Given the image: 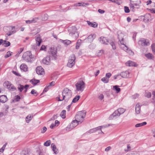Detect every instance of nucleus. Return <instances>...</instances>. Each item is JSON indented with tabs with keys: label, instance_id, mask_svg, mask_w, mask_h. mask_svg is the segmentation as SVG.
I'll use <instances>...</instances> for the list:
<instances>
[{
	"label": "nucleus",
	"instance_id": "obj_49",
	"mask_svg": "<svg viewBox=\"0 0 155 155\" xmlns=\"http://www.w3.org/2000/svg\"><path fill=\"white\" fill-rule=\"evenodd\" d=\"M124 9L125 13H128L130 12V10L128 7L127 6H124Z\"/></svg>",
	"mask_w": 155,
	"mask_h": 155
},
{
	"label": "nucleus",
	"instance_id": "obj_22",
	"mask_svg": "<svg viewBox=\"0 0 155 155\" xmlns=\"http://www.w3.org/2000/svg\"><path fill=\"white\" fill-rule=\"evenodd\" d=\"M126 64L127 66H136V64L135 63L130 61H129L126 62Z\"/></svg>",
	"mask_w": 155,
	"mask_h": 155
},
{
	"label": "nucleus",
	"instance_id": "obj_6",
	"mask_svg": "<svg viewBox=\"0 0 155 155\" xmlns=\"http://www.w3.org/2000/svg\"><path fill=\"white\" fill-rule=\"evenodd\" d=\"M76 58L74 54H72L70 56L67 66L69 68L72 67L75 64Z\"/></svg>",
	"mask_w": 155,
	"mask_h": 155
},
{
	"label": "nucleus",
	"instance_id": "obj_63",
	"mask_svg": "<svg viewBox=\"0 0 155 155\" xmlns=\"http://www.w3.org/2000/svg\"><path fill=\"white\" fill-rule=\"evenodd\" d=\"M139 96V95L138 94H134V95H133V98L134 99H135L136 98H137Z\"/></svg>",
	"mask_w": 155,
	"mask_h": 155
},
{
	"label": "nucleus",
	"instance_id": "obj_24",
	"mask_svg": "<svg viewBox=\"0 0 155 155\" xmlns=\"http://www.w3.org/2000/svg\"><path fill=\"white\" fill-rule=\"evenodd\" d=\"M79 124V122L76 120H74L72 121V123L71 124V126H72L73 128L77 126Z\"/></svg>",
	"mask_w": 155,
	"mask_h": 155
},
{
	"label": "nucleus",
	"instance_id": "obj_7",
	"mask_svg": "<svg viewBox=\"0 0 155 155\" xmlns=\"http://www.w3.org/2000/svg\"><path fill=\"white\" fill-rule=\"evenodd\" d=\"M32 58L31 54L29 51L24 53L22 57V59L27 62L31 61Z\"/></svg>",
	"mask_w": 155,
	"mask_h": 155
},
{
	"label": "nucleus",
	"instance_id": "obj_56",
	"mask_svg": "<svg viewBox=\"0 0 155 155\" xmlns=\"http://www.w3.org/2000/svg\"><path fill=\"white\" fill-rule=\"evenodd\" d=\"M47 128L46 127H43L41 131V133H44L47 130Z\"/></svg>",
	"mask_w": 155,
	"mask_h": 155
},
{
	"label": "nucleus",
	"instance_id": "obj_50",
	"mask_svg": "<svg viewBox=\"0 0 155 155\" xmlns=\"http://www.w3.org/2000/svg\"><path fill=\"white\" fill-rule=\"evenodd\" d=\"M73 127H72V126H71V125L70 126H68L66 128V130L68 131H69L71 130Z\"/></svg>",
	"mask_w": 155,
	"mask_h": 155
},
{
	"label": "nucleus",
	"instance_id": "obj_37",
	"mask_svg": "<svg viewBox=\"0 0 155 155\" xmlns=\"http://www.w3.org/2000/svg\"><path fill=\"white\" fill-rule=\"evenodd\" d=\"M21 98L19 96L17 95L15 96L14 101V102H18L20 101Z\"/></svg>",
	"mask_w": 155,
	"mask_h": 155
},
{
	"label": "nucleus",
	"instance_id": "obj_34",
	"mask_svg": "<svg viewBox=\"0 0 155 155\" xmlns=\"http://www.w3.org/2000/svg\"><path fill=\"white\" fill-rule=\"evenodd\" d=\"M80 96L79 95H77L72 100V102L76 103L79 100L80 98Z\"/></svg>",
	"mask_w": 155,
	"mask_h": 155
},
{
	"label": "nucleus",
	"instance_id": "obj_27",
	"mask_svg": "<svg viewBox=\"0 0 155 155\" xmlns=\"http://www.w3.org/2000/svg\"><path fill=\"white\" fill-rule=\"evenodd\" d=\"M145 55L148 59H153L154 58L153 55L150 53L146 54H145Z\"/></svg>",
	"mask_w": 155,
	"mask_h": 155
},
{
	"label": "nucleus",
	"instance_id": "obj_59",
	"mask_svg": "<svg viewBox=\"0 0 155 155\" xmlns=\"http://www.w3.org/2000/svg\"><path fill=\"white\" fill-rule=\"evenodd\" d=\"M118 38H119V41H120V43L121 45H123V46H124V45H125L124 44V42H123V40H124L123 38L121 39V41L120 40V38L119 37H118Z\"/></svg>",
	"mask_w": 155,
	"mask_h": 155
},
{
	"label": "nucleus",
	"instance_id": "obj_17",
	"mask_svg": "<svg viewBox=\"0 0 155 155\" xmlns=\"http://www.w3.org/2000/svg\"><path fill=\"white\" fill-rule=\"evenodd\" d=\"M129 72L128 71H127L121 72L120 73V75L123 78H127L129 77Z\"/></svg>",
	"mask_w": 155,
	"mask_h": 155
},
{
	"label": "nucleus",
	"instance_id": "obj_41",
	"mask_svg": "<svg viewBox=\"0 0 155 155\" xmlns=\"http://www.w3.org/2000/svg\"><path fill=\"white\" fill-rule=\"evenodd\" d=\"M12 53L10 51H8L7 53L5 55V58H8L10 56H11L12 55Z\"/></svg>",
	"mask_w": 155,
	"mask_h": 155
},
{
	"label": "nucleus",
	"instance_id": "obj_31",
	"mask_svg": "<svg viewBox=\"0 0 155 155\" xmlns=\"http://www.w3.org/2000/svg\"><path fill=\"white\" fill-rule=\"evenodd\" d=\"M81 40H78L77 42L75 47V48L77 49H78L81 45Z\"/></svg>",
	"mask_w": 155,
	"mask_h": 155
},
{
	"label": "nucleus",
	"instance_id": "obj_47",
	"mask_svg": "<svg viewBox=\"0 0 155 155\" xmlns=\"http://www.w3.org/2000/svg\"><path fill=\"white\" fill-rule=\"evenodd\" d=\"M121 48L125 51H127L129 50L128 48L125 45L121 46Z\"/></svg>",
	"mask_w": 155,
	"mask_h": 155
},
{
	"label": "nucleus",
	"instance_id": "obj_36",
	"mask_svg": "<svg viewBox=\"0 0 155 155\" xmlns=\"http://www.w3.org/2000/svg\"><path fill=\"white\" fill-rule=\"evenodd\" d=\"M18 90L20 92H21L24 89V86L20 84L18 85Z\"/></svg>",
	"mask_w": 155,
	"mask_h": 155
},
{
	"label": "nucleus",
	"instance_id": "obj_3",
	"mask_svg": "<svg viewBox=\"0 0 155 155\" xmlns=\"http://www.w3.org/2000/svg\"><path fill=\"white\" fill-rule=\"evenodd\" d=\"M15 28V26H5L3 28V30L5 32H7L6 34V35L8 36H10L15 33V31H12Z\"/></svg>",
	"mask_w": 155,
	"mask_h": 155
},
{
	"label": "nucleus",
	"instance_id": "obj_57",
	"mask_svg": "<svg viewBox=\"0 0 155 155\" xmlns=\"http://www.w3.org/2000/svg\"><path fill=\"white\" fill-rule=\"evenodd\" d=\"M111 76V74L110 73H106V78L107 77L109 79Z\"/></svg>",
	"mask_w": 155,
	"mask_h": 155
},
{
	"label": "nucleus",
	"instance_id": "obj_9",
	"mask_svg": "<svg viewBox=\"0 0 155 155\" xmlns=\"http://www.w3.org/2000/svg\"><path fill=\"white\" fill-rule=\"evenodd\" d=\"M138 44L141 46H146L150 45L148 40L144 38L141 39L138 41Z\"/></svg>",
	"mask_w": 155,
	"mask_h": 155
},
{
	"label": "nucleus",
	"instance_id": "obj_15",
	"mask_svg": "<svg viewBox=\"0 0 155 155\" xmlns=\"http://www.w3.org/2000/svg\"><path fill=\"white\" fill-rule=\"evenodd\" d=\"M42 62L43 64H49L50 62V57L49 56H47L43 59Z\"/></svg>",
	"mask_w": 155,
	"mask_h": 155
},
{
	"label": "nucleus",
	"instance_id": "obj_53",
	"mask_svg": "<svg viewBox=\"0 0 155 155\" xmlns=\"http://www.w3.org/2000/svg\"><path fill=\"white\" fill-rule=\"evenodd\" d=\"M49 87H50L48 85L46 87H45V88L44 89L43 93L47 91L49 89Z\"/></svg>",
	"mask_w": 155,
	"mask_h": 155
},
{
	"label": "nucleus",
	"instance_id": "obj_54",
	"mask_svg": "<svg viewBox=\"0 0 155 155\" xmlns=\"http://www.w3.org/2000/svg\"><path fill=\"white\" fill-rule=\"evenodd\" d=\"M31 93L32 94H36V96H37V95L38 94L37 93V91H35V90L34 89H32L31 91Z\"/></svg>",
	"mask_w": 155,
	"mask_h": 155
},
{
	"label": "nucleus",
	"instance_id": "obj_29",
	"mask_svg": "<svg viewBox=\"0 0 155 155\" xmlns=\"http://www.w3.org/2000/svg\"><path fill=\"white\" fill-rule=\"evenodd\" d=\"M147 124V122H143L140 123H138L135 126L136 127H142V126L145 125Z\"/></svg>",
	"mask_w": 155,
	"mask_h": 155
},
{
	"label": "nucleus",
	"instance_id": "obj_32",
	"mask_svg": "<svg viewBox=\"0 0 155 155\" xmlns=\"http://www.w3.org/2000/svg\"><path fill=\"white\" fill-rule=\"evenodd\" d=\"M10 43L8 41H6L5 40L3 41V45L5 47H7L10 45Z\"/></svg>",
	"mask_w": 155,
	"mask_h": 155
},
{
	"label": "nucleus",
	"instance_id": "obj_20",
	"mask_svg": "<svg viewBox=\"0 0 155 155\" xmlns=\"http://www.w3.org/2000/svg\"><path fill=\"white\" fill-rule=\"evenodd\" d=\"M36 44L38 46H39L42 41L41 38L40 36H38L36 38Z\"/></svg>",
	"mask_w": 155,
	"mask_h": 155
},
{
	"label": "nucleus",
	"instance_id": "obj_51",
	"mask_svg": "<svg viewBox=\"0 0 155 155\" xmlns=\"http://www.w3.org/2000/svg\"><path fill=\"white\" fill-rule=\"evenodd\" d=\"M104 50H101L99 51L97 53V55L98 56H100L101 55L104 53Z\"/></svg>",
	"mask_w": 155,
	"mask_h": 155
},
{
	"label": "nucleus",
	"instance_id": "obj_43",
	"mask_svg": "<svg viewBox=\"0 0 155 155\" xmlns=\"http://www.w3.org/2000/svg\"><path fill=\"white\" fill-rule=\"evenodd\" d=\"M21 155H28V152L26 150H23L21 153Z\"/></svg>",
	"mask_w": 155,
	"mask_h": 155
},
{
	"label": "nucleus",
	"instance_id": "obj_16",
	"mask_svg": "<svg viewBox=\"0 0 155 155\" xmlns=\"http://www.w3.org/2000/svg\"><path fill=\"white\" fill-rule=\"evenodd\" d=\"M8 100L6 95H2L0 96V102L2 103L6 102Z\"/></svg>",
	"mask_w": 155,
	"mask_h": 155
},
{
	"label": "nucleus",
	"instance_id": "obj_55",
	"mask_svg": "<svg viewBox=\"0 0 155 155\" xmlns=\"http://www.w3.org/2000/svg\"><path fill=\"white\" fill-rule=\"evenodd\" d=\"M111 149V147L110 146H108L106 148L105 151L106 152H108Z\"/></svg>",
	"mask_w": 155,
	"mask_h": 155
},
{
	"label": "nucleus",
	"instance_id": "obj_2",
	"mask_svg": "<svg viewBox=\"0 0 155 155\" xmlns=\"http://www.w3.org/2000/svg\"><path fill=\"white\" fill-rule=\"evenodd\" d=\"M86 116V112L84 111L79 112L75 116L76 120L80 123H82L84 121V118Z\"/></svg>",
	"mask_w": 155,
	"mask_h": 155
},
{
	"label": "nucleus",
	"instance_id": "obj_30",
	"mask_svg": "<svg viewBox=\"0 0 155 155\" xmlns=\"http://www.w3.org/2000/svg\"><path fill=\"white\" fill-rule=\"evenodd\" d=\"M65 114L66 110H63L61 112L60 116L62 118L64 119L66 117Z\"/></svg>",
	"mask_w": 155,
	"mask_h": 155
},
{
	"label": "nucleus",
	"instance_id": "obj_18",
	"mask_svg": "<svg viewBox=\"0 0 155 155\" xmlns=\"http://www.w3.org/2000/svg\"><path fill=\"white\" fill-rule=\"evenodd\" d=\"M140 106L139 104H137L135 106V112L137 114L140 113Z\"/></svg>",
	"mask_w": 155,
	"mask_h": 155
},
{
	"label": "nucleus",
	"instance_id": "obj_5",
	"mask_svg": "<svg viewBox=\"0 0 155 155\" xmlns=\"http://www.w3.org/2000/svg\"><path fill=\"white\" fill-rule=\"evenodd\" d=\"M75 86L77 91L82 92L85 87V83L83 81L81 80L76 84Z\"/></svg>",
	"mask_w": 155,
	"mask_h": 155
},
{
	"label": "nucleus",
	"instance_id": "obj_23",
	"mask_svg": "<svg viewBox=\"0 0 155 155\" xmlns=\"http://www.w3.org/2000/svg\"><path fill=\"white\" fill-rule=\"evenodd\" d=\"M87 22L88 25L91 27L95 28L97 26V24H96L95 22H92L89 21H87Z\"/></svg>",
	"mask_w": 155,
	"mask_h": 155
},
{
	"label": "nucleus",
	"instance_id": "obj_45",
	"mask_svg": "<svg viewBox=\"0 0 155 155\" xmlns=\"http://www.w3.org/2000/svg\"><path fill=\"white\" fill-rule=\"evenodd\" d=\"M23 49L21 48H20L19 51L17 53V54L15 55V56L16 57H18L19 55L21 54V53L23 51Z\"/></svg>",
	"mask_w": 155,
	"mask_h": 155
},
{
	"label": "nucleus",
	"instance_id": "obj_62",
	"mask_svg": "<svg viewBox=\"0 0 155 155\" xmlns=\"http://www.w3.org/2000/svg\"><path fill=\"white\" fill-rule=\"evenodd\" d=\"M12 72L15 75H16L17 76H20V74L16 71H12Z\"/></svg>",
	"mask_w": 155,
	"mask_h": 155
},
{
	"label": "nucleus",
	"instance_id": "obj_60",
	"mask_svg": "<svg viewBox=\"0 0 155 155\" xmlns=\"http://www.w3.org/2000/svg\"><path fill=\"white\" fill-rule=\"evenodd\" d=\"M46 49V47L45 45H42L40 48V50H45Z\"/></svg>",
	"mask_w": 155,
	"mask_h": 155
},
{
	"label": "nucleus",
	"instance_id": "obj_44",
	"mask_svg": "<svg viewBox=\"0 0 155 155\" xmlns=\"http://www.w3.org/2000/svg\"><path fill=\"white\" fill-rule=\"evenodd\" d=\"M145 95V96L148 98H150L151 96V93L150 92H146Z\"/></svg>",
	"mask_w": 155,
	"mask_h": 155
},
{
	"label": "nucleus",
	"instance_id": "obj_40",
	"mask_svg": "<svg viewBox=\"0 0 155 155\" xmlns=\"http://www.w3.org/2000/svg\"><path fill=\"white\" fill-rule=\"evenodd\" d=\"M101 80L104 83H107L109 82V79L106 78V77H104L101 78Z\"/></svg>",
	"mask_w": 155,
	"mask_h": 155
},
{
	"label": "nucleus",
	"instance_id": "obj_48",
	"mask_svg": "<svg viewBox=\"0 0 155 155\" xmlns=\"http://www.w3.org/2000/svg\"><path fill=\"white\" fill-rule=\"evenodd\" d=\"M110 44L112 46L113 49L115 50L116 49V46L114 42L113 41L110 42Z\"/></svg>",
	"mask_w": 155,
	"mask_h": 155
},
{
	"label": "nucleus",
	"instance_id": "obj_8",
	"mask_svg": "<svg viewBox=\"0 0 155 155\" xmlns=\"http://www.w3.org/2000/svg\"><path fill=\"white\" fill-rule=\"evenodd\" d=\"M3 85L5 87L7 88L8 90L12 91L16 90V88L8 81H5L3 84Z\"/></svg>",
	"mask_w": 155,
	"mask_h": 155
},
{
	"label": "nucleus",
	"instance_id": "obj_58",
	"mask_svg": "<svg viewBox=\"0 0 155 155\" xmlns=\"http://www.w3.org/2000/svg\"><path fill=\"white\" fill-rule=\"evenodd\" d=\"M55 85V82L54 81H52L51 82H50L49 84V85L48 86L49 87L53 86Z\"/></svg>",
	"mask_w": 155,
	"mask_h": 155
},
{
	"label": "nucleus",
	"instance_id": "obj_33",
	"mask_svg": "<svg viewBox=\"0 0 155 155\" xmlns=\"http://www.w3.org/2000/svg\"><path fill=\"white\" fill-rule=\"evenodd\" d=\"M32 118V116L31 115H28L26 118V120L27 123L29 122L31 120Z\"/></svg>",
	"mask_w": 155,
	"mask_h": 155
},
{
	"label": "nucleus",
	"instance_id": "obj_19",
	"mask_svg": "<svg viewBox=\"0 0 155 155\" xmlns=\"http://www.w3.org/2000/svg\"><path fill=\"white\" fill-rule=\"evenodd\" d=\"M20 68L21 71H27L28 67L26 64H22L20 66Z\"/></svg>",
	"mask_w": 155,
	"mask_h": 155
},
{
	"label": "nucleus",
	"instance_id": "obj_42",
	"mask_svg": "<svg viewBox=\"0 0 155 155\" xmlns=\"http://www.w3.org/2000/svg\"><path fill=\"white\" fill-rule=\"evenodd\" d=\"M89 4L88 3H85L84 2H80V6H82L83 7H86V6L88 5Z\"/></svg>",
	"mask_w": 155,
	"mask_h": 155
},
{
	"label": "nucleus",
	"instance_id": "obj_12",
	"mask_svg": "<svg viewBox=\"0 0 155 155\" xmlns=\"http://www.w3.org/2000/svg\"><path fill=\"white\" fill-rule=\"evenodd\" d=\"M57 51L56 48H51L50 51V57H53L55 59L56 58Z\"/></svg>",
	"mask_w": 155,
	"mask_h": 155
},
{
	"label": "nucleus",
	"instance_id": "obj_1",
	"mask_svg": "<svg viewBox=\"0 0 155 155\" xmlns=\"http://www.w3.org/2000/svg\"><path fill=\"white\" fill-rule=\"evenodd\" d=\"M72 93L71 90L68 88H65L62 92L63 99H65V100H68L71 97Z\"/></svg>",
	"mask_w": 155,
	"mask_h": 155
},
{
	"label": "nucleus",
	"instance_id": "obj_11",
	"mask_svg": "<svg viewBox=\"0 0 155 155\" xmlns=\"http://www.w3.org/2000/svg\"><path fill=\"white\" fill-rule=\"evenodd\" d=\"M37 73L38 75H43L45 74L44 69L41 66H39L37 67L36 69Z\"/></svg>",
	"mask_w": 155,
	"mask_h": 155
},
{
	"label": "nucleus",
	"instance_id": "obj_38",
	"mask_svg": "<svg viewBox=\"0 0 155 155\" xmlns=\"http://www.w3.org/2000/svg\"><path fill=\"white\" fill-rule=\"evenodd\" d=\"M36 18H33L31 20H28L26 21V23L27 24H30L31 23H35L36 22L35 21Z\"/></svg>",
	"mask_w": 155,
	"mask_h": 155
},
{
	"label": "nucleus",
	"instance_id": "obj_46",
	"mask_svg": "<svg viewBox=\"0 0 155 155\" xmlns=\"http://www.w3.org/2000/svg\"><path fill=\"white\" fill-rule=\"evenodd\" d=\"M130 8L132 9L133 11H134V6L131 2H130Z\"/></svg>",
	"mask_w": 155,
	"mask_h": 155
},
{
	"label": "nucleus",
	"instance_id": "obj_13",
	"mask_svg": "<svg viewBox=\"0 0 155 155\" xmlns=\"http://www.w3.org/2000/svg\"><path fill=\"white\" fill-rule=\"evenodd\" d=\"M100 43L105 45H107L108 43H109L108 41L106 38L104 37H101L98 39Z\"/></svg>",
	"mask_w": 155,
	"mask_h": 155
},
{
	"label": "nucleus",
	"instance_id": "obj_25",
	"mask_svg": "<svg viewBox=\"0 0 155 155\" xmlns=\"http://www.w3.org/2000/svg\"><path fill=\"white\" fill-rule=\"evenodd\" d=\"M60 41L63 43L64 45H68L70 44L71 42L70 41L68 40H63L60 39Z\"/></svg>",
	"mask_w": 155,
	"mask_h": 155
},
{
	"label": "nucleus",
	"instance_id": "obj_21",
	"mask_svg": "<svg viewBox=\"0 0 155 155\" xmlns=\"http://www.w3.org/2000/svg\"><path fill=\"white\" fill-rule=\"evenodd\" d=\"M51 147L53 151L55 154H57L58 153V150L57 149L54 143H52L51 144Z\"/></svg>",
	"mask_w": 155,
	"mask_h": 155
},
{
	"label": "nucleus",
	"instance_id": "obj_64",
	"mask_svg": "<svg viewBox=\"0 0 155 155\" xmlns=\"http://www.w3.org/2000/svg\"><path fill=\"white\" fill-rule=\"evenodd\" d=\"M150 11L152 13H155V8H151L150 9Z\"/></svg>",
	"mask_w": 155,
	"mask_h": 155
},
{
	"label": "nucleus",
	"instance_id": "obj_61",
	"mask_svg": "<svg viewBox=\"0 0 155 155\" xmlns=\"http://www.w3.org/2000/svg\"><path fill=\"white\" fill-rule=\"evenodd\" d=\"M104 98V95L102 94H100L99 95V98L100 100H102Z\"/></svg>",
	"mask_w": 155,
	"mask_h": 155
},
{
	"label": "nucleus",
	"instance_id": "obj_35",
	"mask_svg": "<svg viewBox=\"0 0 155 155\" xmlns=\"http://www.w3.org/2000/svg\"><path fill=\"white\" fill-rule=\"evenodd\" d=\"M114 89L116 91L117 93H118L120 91V89L118 87L117 85H115L113 86Z\"/></svg>",
	"mask_w": 155,
	"mask_h": 155
},
{
	"label": "nucleus",
	"instance_id": "obj_14",
	"mask_svg": "<svg viewBox=\"0 0 155 155\" xmlns=\"http://www.w3.org/2000/svg\"><path fill=\"white\" fill-rule=\"evenodd\" d=\"M96 36V35L95 34H91L88 36V37L86 39V40L89 42L91 43L93 41L94 39L95 38Z\"/></svg>",
	"mask_w": 155,
	"mask_h": 155
},
{
	"label": "nucleus",
	"instance_id": "obj_28",
	"mask_svg": "<svg viewBox=\"0 0 155 155\" xmlns=\"http://www.w3.org/2000/svg\"><path fill=\"white\" fill-rule=\"evenodd\" d=\"M101 126H99L97 127L94 128L90 130L89 131L90 133H93L95 131H97V130H99V129H101Z\"/></svg>",
	"mask_w": 155,
	"mask_h": 155
},
{
	"label": "nucleus",
	"instance_id": "obj_26",
	"mask_svg": "<svg viewBox=\"0 0 155 155\" xmlns=\"http://www.w3.org/2000/svg\"><path fill=\"white\" fill-rule=\"evenodd\" d=\"M30 82L32 84L34 85H36L37 84L39 83L40 82L39 80H36L35 78L30 80Z\"/></svg>",
	"mask_w": 155,
	"mask_h": 155
},
{
	"label": "nucleus",
	"instance_id": "obj_39",
	"mask_svg": "<svg viewBox=\"0 0 155 155\" xmlns=\"http://www.w3.org/2000/svg\"><path fill=\"white\" fill-rule=\"evenodd\" d=\"M51 143L50 140H49L44 143V145L45 146L48 147L50 145Z\"/></svg>",
	"mask_w": 155,
	"mask_h": 155
},
{
	"label": "nucleus",
	"instance_id": "obj_52",
	"mask_svg": "<svg viewBox=\"0 0 155 155\" xmlns=\"http://www.w3.org/2000/svg\"><path fill=\"white\" fill-rule=\"evenodd\" d=\"M151 48L153 51L155 53V44H153L151 45Z\"/></svg>",
	"mask_w": 155,
	"mask_h": 155
},
{
	"label": "nucleus",
	"instance_id": "obj_4",
	"mask_svg": "<svg viewBox=\"0 0 155 155\" xmlns=\"http://www.w3.org/2000/svg\"><path fill=\"white\" fill-rule=\"evenodd\" d=\"M125 110L123 108H120L117 110H115L109 117L110 120L113 119L115 116H119L121 114H123L125 111Z\"/></svg>",
	"mask_w": 155,
	"mask_h": 155
},
{
	"label": "nucleus",
	"instance_id": "obj_10",
	"mask_svg": "<svg viewBox=\"0 0 155 155\" xmlns=\"http://www.w3.org/2000/svg\"><path fill=\"white\" fill-rule=\"evenodd\" d=\"M72 31L70 30L69 35L71 36H72L73 37H75L76 39L78 37V34L76 31V29L75 27L72 28Z\"/></svg>",
	"mask_w": 155,
	"mask_h": 155
}]
</instances>
